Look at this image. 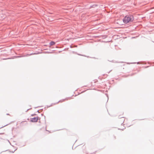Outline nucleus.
Here are the masks:
<instances>
[{
    "instance_id": "nucleus-5",
    "label": "nucleus",
    "mask_w": 154,
    "mask_h": 154,
    "mask_svg": "<svg viewBox=\"0 0 154 154\" xmlns=\"http://www.w3.org/2000/svg\"><path fill=\"white\" fill-rule=\"evenodd\" d=\"M98 5L97 4H94L92 5H91L89 8H94L95 7L97 6Z\"/></svg>"
},
{
    "instance_id": "nucleus-19",
    "label": "nucleus",
    "mask_w": 154,
    "mask_h": 154,
    "mask_svg": "<svg viewBox=\"0 0 154 154\" xmlns=\"http://www.w3.org/2000/svg\"><path fill=\"white\" fill-rule=\"evenodd\" d=\"M135 16H136V15H139L138 14L136 13V12H135Z\"/></svg>"
},
{
    "instance_id": "nucleus-7",
    "label": "nucleus",
    "mask_w": 154,
    "mask_h": 154,
    "mask_svg": "<svg viewBox=\"0 0 154 154\" xmlns=\"http://www.w3.org/2000/svg\"><path fill=\"white\" fill-rule=\"evenodd\" d=\"M62 102V101L61 100H60L59 101H58L57 102V103H51V105H50V106H47V107H50L52 106L53 105H55V104H57V103H58L59 102Z\"/></svg>"
},
{
    "instance_id": "nucleus-27",
    "label": "nucleus",
    "mask_w": 154,
    "mask_h": 154,
    "mask_svg": "<svg viewBox=\"0 0 154 154\" xmlns=\"http://www.w3.org/2000/svg\"><path fill=\"white\" fill-rule=\"evenodd\" d=\"M111 71H112V70H110V71H109V72H108V73H109V72H110Z\"/></svg>"
},
{
    "instance_id": "nucleus-8",
    "label": "nucleus",
    "mask_w": 154,
    "mask_h": 154,
    "mask_svg": "<svg viewBox=\"0 0 154 154\" xmlns=\"http://www.w3.org/2000/svg\"><path fill=\"white\" fill-rule=\"evenodd\" d=\"M52 52H49V51H44L43 52V53L44 54H49V53H51Z\"/></svg>"
},
{
    "instance_id": "nucleus-2",
    "label": "nucleus",
    "mask_w": 154,
    "mask_h": 154,
    "mask_svg": "<svg viewBox=\"0 0 154 154\" xmlns=\"http://www.w3.org/2000/svg\"><path fill=\"white\" fill-rule=\"evenodd\" d=\"M40 118L38 117H35L30 119V122H37L38 120H40Z\"/></svg>"
},
{
    "instance_id": "nucleus-23",
    "label": "nucleus",
    "mask_w": 154,
    "mask_h": 154,
    "mask_svg": "<svg viewBox=\"0 0 154 154\" xmlns=\"http://www.w3.org/2000/svg\"><path fill=\"white\" fill-rule=\"evenodd\" d=\"M39 110H38L37 111V112L38 113H40Z\"/></svg>"
},
{
    "instance_id": "nucleus-42",
    "label": "nucleus",
    "mask_w": 154,
    "mask_h": 154,
    "mask_svg": "<svg viewBox=\"0 0 154 154\" xmlns=\"http://www.w3.org/2000/svg\"><path fill=\"white\" fill-rule=\"evenodd\" d=\"M5 59L6 60V59Z\"/></svg>"
},
{
    "instance_id": "nucleus-20",
    "label": "nucleus",
    "mask_w": 154,
    "mask_h": 154,
    "mask_svg": "<svg viewBox=\"0 0 154 154\" xmlns=\"http://www.w3.org/2000/svg\"><path fill=\"white\" fill-rule=\"evenodd\" d=\"M137 63V64L141 63V62H139Z\"/></svg>"
},
{
    "instance_id": "nucleus-32",
    "label": "nucleus",
    "mask_w": 154,
    "mask_h": 154,
    "mask_svg": "<svg viewBox=\"0 0 154 154\" xmlns=\"http://www.w3.org/2000/svg\"><path fill=\"white\" fill-rule=\"evenodd\" d=\"M48 49H44V50H47Z\"/></svg>"
},
{
    "instance_id": "nucleus-22",
    "label": "nucleus",
    "mask_w": 154,
    "mask_h": 154,
    "mask_svg": "<svg viewBox=\"0 0 154 154\" xmlns=\"http://www.w3.org/2000/svg\"><path fill=\"white\" fill-rule=\"evenodd\" d=\"M86 57H87L88 58H89V57H90L89 56H85Z\"/></svg>"
},
{
    "instance_id": "nucleus-34",
    "label": "nucleus",
    "mask_w": 154,
    "mask_h": 154,
    "mask_svg": "<svg viewBox=\"0 0 154 154\" xmlns=\"http://www.w3.org/2000/svg\"><path fill=\"white\" fill-rule=\"evenodd\" d=\"M133 4L134 5H135V2H134L133 3Z\"/></svg>"
},
{
    "instance_id": "nucleus-40",
    "label": "nucleus",
    "mask_w": 154,
    "mask_h": 154,
    "mask_svg": "<svg viewBox=\"0 0 154 154\" xmlns=\"http://www.w3.org/2000/svg\"><path fill=\"white\" fill-rule=\"evenodd\" d=\"M39 122H40V121Z\"/></svg>"
},
{
    "instance_id": "nucleus-28",
    "label": "nucleus",
    "mask_w": 154,
    "mask_h": 154,
    "mask_svg": "<svg viewBox=\"0 0 154 154\" xmlns=\"http://www.w3.org/2000/svg\"><path fill=\"white\" fill-rule=\"evenodd\" d=\"M93 58H94V59H97L96 58V57H93Z\"/></svg>"
},
{
    "instance_id": "nucleus-9",
    "label": "nucleus",
    "mask_w": 154,
    "mask_h": 154,
    "mask_svg": "<svg viewBox=\"0 0 154 154\" xmlns=\"http://www.w3.org/2000/svg\"><path fill=\"white\" fill-rule=\"evenodd\" d=\"M107 37V36L106 35H103L102 36V37L103 38H106Z\"/></svg>"
},
{
    "instance_id": "nucleus-10",
    "label": "nucleus",
    "mask_w": 154,
    "mask_h": 154,
    "mask_svg": "<svg viewBox=\"0 0 154 154\" xmlns=\"http://www.w3.org/2000/svg\"><path fill=\"white\" fill-rule=\"evenodd\" d=\"M125 127L123 126V128H120V129H120L122 130H123L124 129H125Z\"/></svg>"
},
{
    "instance_id": "nucleus-13",
    "label": "nucleus",
    "mask_w": 154,
    "mask_h": 154,
    "mask_svg": "<svg viewBox=\"0 0 154 154\" xmlns=\"http://www.w3.org/2000/svg\"><path fill=\"white\" fill-rule=\"evenodd\" d=\"M77 54L79 55H80V56H85V55H82V54Z\"/></svg>"
},
{
    "instance_id": "nucleus-31",
    "label": "nucleus",
    "mask_w": 154,
    "mask_h": 154,
    "mask_svg": "<svg viewBox=\"0 0 154 154\" xmlns=\"http://www.w3.org/2000/svg\"><path fill=\"white\" fill-rule=\"evenodd\" d=\"M106 75V76H108V75H106V74H104L103 75Z\"/></svg>"
},
{
    "instance_id": "nucleus-1",
    "label": "nucleus",
    "mask_w": 154,
    "mask_h": 154,
    "mask_svg": "<svg viewBox=\"0 0 154 154\" xmlns=\"http://www.w3.org/2000/svg\"><path fill=\"white\" fill-rule=\"evenodd\" d=\"M134 18L133 16H126L123 19V21L125 23L127 24L128 23L132 21Z\"/></svg>"
},
{
    "instance_id": "nucleus-16",
    "label": "nucleus",
    "mask_w": 154,
    "mask_h": 154,
    "mask_svg": "<svg viewBox=\"0 0 154 154\" xmlns=\"http://www.w3.org/2000/svg\"><path fill=\"white\" fill-rule=\"evenodd\" d=\"M32 109V108H30V109H27V110L26 111V112H27L28 110H30V109Z\"/></svg>"
},
{
    "instance_id": "nucleus-38",
    "label": "nucleus",
    "mask_w": 154,
    "mask_h": 154,
    "mask_svg": "<svg viewBox=\"0 0 154 154\" xmlns=\"http://www.w3.org/2000/svg\"><path fill=\"white\" fill-rule=\"evenodd\" d=\"M40 110H42V109H40Z\"/></svg>"
},
{
    "instance_id": "nucleus-3",
    "label": "nucleus",
    "mask_w": 154,
    "mask_h": 154,
    "mask_svg": "<svg viewBox=\"0 0 154 154\" xmlns=\"http://www.w3.org/2000/svg\"><path fill=\"white\" fill-rule=\"evenodd\" d=\"M55 44V42L53 41H51L49 43V47H50L51 46Z\"/></svg>"
},
{
    "instance_id": "nucleus-36",
    "label": "nucleus",
    "mask_w": 154,
    "mask_h": 154,
    "mask_svg": "<svg viewBox=\"0 0 154 154\" xmlns=\"http://www.w3.org/2000/svg\"><path fill=\"white\" fill-rule=\"evenodd\" d=\"M32 54H29V55H32Z\"/></svg>"
},
{
    "instance_id": "nucleus-41",
    "label": "nucleus",
    "mask_w": 154,
    "mask_h": 154,
    "mask_svg": "<svg viewBox=\"0 0 154 154\" xmlns=\"http://www.w3.org/2000/svg\"><path fill=\"white\" fill-rule=\"evenodd\" d=\"M61 52V51H59V52Z\"/></svg>"
},
{
    "instance_id": "nucleus-12",
    "label": "nucleus",
    "mask_w": 154,
    "mask_h": 154,
    "mask_svg": "<svg viewBox=\"0 0 154 154\" xmlns=\"http://www.w3.org/2000/svg\"><path fill=\"white\" fill-rule=\"evenodd\" d=\"M37 115V114H36L35 113H34V114H31V116H35V115Z\"/></svg>"
},
{
    "instance_id": "nucleus-4",
    "label": "nucleus",
    "mask_w": 154,
    "mask_h": 154,
    "mask_svg": "<svg viewBox=\"0 0 154 154\" xmlns=\"http://www.w3.org/2000/svg\"><path fill=\"white\" fill-rule=\"evenodd\" d=\"M119 119H121V121H123V123H122V124H121V125H123V122H124V121H125V120H124V117H121L120 116H119Z\"/></svg>"
},
{
    "instance_id": "nucleus-30",
    "label": "nucleus",
    "mask_w": 154,
    "mask_h": 154,
    "mask_svg": "<svg viewBox=\"0 0 154 154\" xmlns=\"http://www.w3.org/2000/svg\"><path fill=\"white\" fill-rule=\"evenodd\" d=\"M6 115H10V114H9V113H7V114H6Z\"/></svg>"
},
{
    "instance_id": "nucleus-39",
    "label": "nucleus",
    "mask_w": 154,
    "mask_h": 154,
    "mask_svg": "<svg viewBox=\"0 0 154 154\" xmlns=\"http://www.w3.org/2000/svg\"><path fill=\"white\" fill-rule=\"evenodd\" d=\"M75 47H77V45H76V46H75Z\"/></svg>"
},
{
    "instance_id": "nucleus-29",
    "label": "nucleus",
    "mask_w": 154,
    "mask_h": 154,
    "mask_svg": "<svg viewBox=\"0 0 154 154\" xmlns=\"http://www.w3.org/2000/svg\"><path fill=\"white\" fill-rule=\"evenodd\" d=\"M4 133H0V134H3Z\"/></svg>"
},
{
    "instance_id": "nucleus-11",
    "label": "nucleus",
    "mask_w": 154,
    "mask_h": 154,
    "mask_svg": "<svg viewBox=\"0 0 154 154\" xmlns=\"http://www.w3.org/2000/svg\"><path fill=\"white\" fill-rule=\"evenodd\" d=\"M134 73H133V74H131V75H126V76H125V77H128V76H132V75H134Z\"/></svg>"
},
{
    "instance_id": "nucleus-33",
    "label": "nucleus",
    "mask_w": 154,
    "mask_h": 154,
    "mask_svg": "<svg viewBox=\"0 0 154 154\" xmlns=\"http://www.w3.org/2000/svg\"><path fill=\"white\" fill-rule=\"evenodd\" d=\"M17 150V149H15V150L14 151V152H14L15 150Z\"/></svg>"
},
{
    "instance_id": "nucleus-25",
    "label": "nucleus",
    "mask_w": 154,
    "mask_h": 154,
    "mask_svg": "<svg viewBox=\"0 0 154 154\" xmlns=\"http://www.w3.org/2000/svg\"><path fill=\"white\" fill-rule=\"evenodd\" d=\"M95 152H94L93 153H91V154H95Z\"/></svg>"
},
{
    "instance_id": "nucleus-14",
    "label": "nucleus",
    "mask_w": 154,
    "mask_h": 154,
    "mask_svg": "<svg viewBox=\"0 0 154 154\" xmlns=\"http://www.w3.org/2000/svg\"><path fill=\"white\" fill-rule=\"evenodd\" d=\"M127 63L128 64H130L131 63V64H134L135 63V62H133V63Z\"/></svg>"
},
{
    "instance_id": "nucleus-26",
    "label": "nucleus",
    "mask_w": 154,
    "mask_h": 154,
    "mask_svg": "<svg viewBox=\"0 0 154 154\" xmlns=\"http://www.w3.org/2000/svg\"><path fill=\"white\" fill-rule=\"evenodd\" d=\"M72 47H72V45H70V48H72Z\"/></svg>"
},
{
    "instance_id": "nucleus-37",
    "label": "nucleus",
    "mask_w": 154,
    "mask_h": 154,
    "mask_svg": "<svg viewBox=\"0 0 154 154\" xmlns=\"http://www.w3.org/2000/svg\"><path fill=\"white\" fill-rule=\"evenodd\" d=\"M65 100V99H63V101H64Z\"/></svg>"
},
{
    "instance_id": "nucleus-24",
    "label": "nucleus",
    "mask_w": 154,
    "mask_h": 154,
    "mask_svg": "<svg viewBox=\"0 0 154 154\" xmlns=\"http://www.w3.org/2000/svg\"><path fill=\"white\" fill-rule=\"evenodd\" d=\"M5 126H6V125H5V126H2V127H1L0 128H0H3Z\"/></svg>"
},
{
    "instance_id": "nucleus-18",
    "label": "nucleus",
    "mask_w": 154,
    "mask_h": 154,
    "mask_svg": "<svg viewBox=\"0 0 154 154\" xmlns=\"http://www.w3.org/2000/svg\"><path fill=\"white\" fill-rule=\"evenodd\" d=\"M106 94V95L107 98H108V99H107V101L108 100V95L107 94Z\"/></svg>"
},
{
    "instance_id": "nucleus-21",
    "label": "nucleus",
    "mask_w": 154,
    "mask_h": 154,
    "mask_svg": "<svg viewBox=\"0 0 154 154\" xmlns=\"http://www.w3.org/2000/svg\"><path fill=\"white\" fill-rule=\"evenodd\" d=\"M134 38H135V37H132L131 38V39Z\"/></svg>"
},
{
    "instance_id": "nucleus-6",
    "label": "nucleus",
    "mask_w": 154,
    "mask_h": 154,
    "mask_svg": "<svg viewBox=\"0 0 154 154\" xmlns=\"http://www.w3.org/2000/svg\"><path fill=\"white\" fill-rule=\"evenodd\" d=\"M62 102V101L61 100H60L59 101H58L57 102V103H51V105H50V106H47V107H50L52 106L53 105H55V104H57V103H58L59 102Z\"/></svg>"
},
{
    "instance_id": "nucleus-17",
    "label": "nucleus",
    "mask_w": 154,
    "mask_h": 154,
    "mask_svg": "<svg viewBox=\"0 0 154 154\" xmlns=\"http://www.w3.org/2000/svg\"><path fill=\"white\" fill-rule=\"evenodd\" d=\"M41 116H44V118H45V116H44L43 114H41Z\"/></svg>"
},
{
    "instance_id": "nucleus-35",
    "label": "nucleus",
    "mask_w": 154,
    "mask_h": 154,
    "mask_svg": "<svg viewBox=\"0 0 154 154\" xmlns=\"http://www.w3.org/2000/svg\"><path fill=\"white\" fill-rule=\"evenodd\" d=\"M39 106H38V107H35L34 108L35 109V108H36L38 107Z\"/></svg>"
},
{
    "instance_id": "nucleus-15",
    "label": "nucleus",
    "mask_w": 154,
    "mask_h": 154,
    "mask_svg": "<svg viewBox=\"0 0 154 154\" xmlns=\"http://www.w3.org/2000/svg\"><path fill=\"white\" fill-rule=\"evenodd\" d=\"M22 57V56H17V58L21 57Z\"/></svg>"
}]
</instances>
